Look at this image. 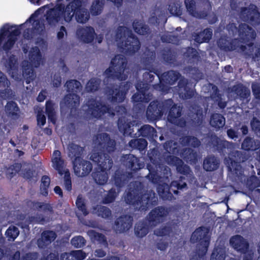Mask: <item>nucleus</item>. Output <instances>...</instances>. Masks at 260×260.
I'll return each mask as SVG.
<instances>
[{
	"mask_svg": "<svg viewBox=\"0 0 260 260\" xmlns=\"http://www.w3.org/2000/svg\"><path fill=\"white\" fill-rule=\"evenodd\" d=\"M32 204L33 207L37 210H41L44 212H49L50 213H52L53 212V208L49 203L34 201Z\"/></svg>",
	"mask_w": 260,
	"mask_h": 260,
	"instance_id": "54",
	"label": "nucleus"
},
{
	"mask_svg": "<svg viewBox=\"0 0 260 260\" xmlns=\"http://www.w3.org/2000/svg\"><path fill=\"white\" fill-rule=\"evenodd\" d=\"M132 85L131 82L126 81L121 83L118 87H115L114 85L107 86L105 88V94L108 100L112 103H122Z\"/></svg>",
	"mask_w": 260,
	"mask_h": 260,
	"instance_id": "11",
	"label": "nucleus"
},
{
	"mask_svg": "<svg viewBox=\"0 0 260 260\" xmlns=\"http://www.w3.org/2000/svg\"><path fill=\"white\" fill-rule=\"evenodd\" d=\"M85 239L81 236H75L73 237L71 241V243L75 248H81L86 244Z\"/></svg>",
	"mask_w": 260,
	"mask_h": 260,
	"instance_id": "63",
	"label": "nucleus"
},
{
	"mask_svg": "<svg viewBox=\"0 0 260 260\" xmlns=\"http://www.w3.org/2000/svg\"><path fill=\"white\" fill-rule=\"evenodd\" d=\"M66 7L63 5H60L57 7L51 8L48 10L46 14V19L49 24L57 23L60 19L61 13L64 15Z\"/></svg>",
	"mask_w": 260,
	"mask_h": 260,
	"instance_id": "25",
	"label": "nucleus"
},
{
	"mask_svg": "<svg viewBox=\"0 0 260 260\" xmlns=\"http://www.w3.org/2000/svg\"><path fill=\"white\" fill-rule=\"evenodd\" d=\"M128 175L123 170L118 169L115 171L113 175L114 185L119 188L123 187L127 182Z\"/></svg>",
	"mask_w": 260,
	"mask_h": 260,
	"instance_id": "29",
	"label": "nucleus"
},
{
	"mask_svg": "<svg viewBox=\"0 0 260 260\" xmlns=\"http://www.w3.org/2000/svg\"><path fill=\"white\" fill-rule=\"evenodd\" d=\"M78 38L84 43H90L93 41L96 35L94 29L91 26L81 27L76 31Z\"/></svg>",
	"mask_w": 260,
	"mask_h": 260,
	"instance_id": "23",
	"label": "nucleus"
},
{
	"mask_svg": "<svg viewBox=\"0 0 260 260\" xmlns=\"http://www.w3.org/2000/svg\"><path fill=\"white\" fill-rule=\"evenodd\" d=\"M57 235L53 231H44L41 234V238L38 240V245L40 248L45 247L50 244L56 238Z\"/></svg>",
	"mask_w": 260,
	"mask_h": 260,
	"instance_id": "28",
	"label": "nucleus"
},
{
	"mask_svg": "<svg viewBox=\"0 0 260 260\" xmlns=\"http://www.w3.org/2000/svg\"><path fill=\"white\" fill-rule=\"evenodd\" d=\"M219 166V161L214 155L207 156L204 160L203 167L204 169L208 172L217 170Z\"/></svg>",
	"mask_w": 260,
	"mask_h": 260,
	"instance_id": "35",
	"label": "nucleus"
},
{
	"mask_svg": "<svg viewBox=\"0 0 260 260\" xmlns=\"http://www.w3.org/2000/svg\"><path fill=\"white\" fill-rule=\"evenodd\" d=\"M65 86L67 91L72 93H68L64 96V106L70 110L71 113L76 112L80 105V96L76 93L81 89V83L77 80L71 79L66 82Z\"/></svg>",
	"mask_w": 260,
	"mask_h": 260,
	"instance_id": "9",
	"label": "nucleus"
},
{
	"mask_svg": "<svg viewBox=\"0 0 260 260\" xmlns=\"http://www.w3.org/2000/svg\"><path fill=\"white\" fill-rule=\"evenodd\" d=\"M181 143L184 146H189L194 148H197L201 145L199 139L195 136L190 135L182 137Z\"/></svg>",
	"mask_w": 260,
	"mask_h": 260,
	"instance_id": "45",
	"label": "nucleus"
},
{
	"mask_svg": "<svg viewBox=\"0 0 260 260\" xmlns=\"http://www.w3.org/2000/svg\"><path fill=\"white\" fill-rule=\"evenodd\" d=\"M68 149V156L71 159L72 164L74 163L75 167H77V164L79 163V161L83 158L84 147L72 142L69 144Z\"/></svg>",
	"mask_w": 260,
	"mask_h": 260,
	"instance_id": "22",
	"label": "nucleus"
},
{
	"mask_svg": "<svg viewBox=\"0 0 260 260\" xmlns=\"http://www.w3.org/2000/svg\"><path fill=\"white\" fill-rule=\"evenodd\" d=\"M217 45L220 49L224 52L235 50L238 47L235 39L226 36H221L217 41Z\"/></svg>",
	"mask_w": 260,
	"mask_h": 260,
	"instance_id": "26",
	"label": "nucleus"
},
{
	"mask_svg": "<svg viewBox=\"0 0 260 260\" xmlns=\"http://www.w3.org/2000/svg\"><path fill=\"white\" fill-rule=\"evenodd\" d=\"M6 67L9 71L16 72L18 70V61L15 56L13 54L10 55L7 61Z\"/></svg>",
	"mask_w": 260,
	"mask_h": 260,
	"instance_id": "58",
	"label": "nucleus"
},
{
	"mask_svg": "<svg viewBox=\"0 0 260 260\" xmlns=\"http://www.w3.org/2000/svg\"><path fill=\"white\" fill-rule=\"evenodd\" d=\"M182 108L175 104L172 99L163 101L157 100L151 101L146 112L147 118L151 120H155L162 117L165 113L168 112V119L172 123L181 127H184L186 121L181 116Z\"/></svg>",
	"mask_w": 260,
	"mask_h": 260,
	"instance_id": "2",
	"label": "nucleus"
},
{
	"mask_svg": "<svg viewBox=\"0 0 260 260\" xmlns=\"http://www.w3.org/2000/svg\"><path fill=\"white\" fill-rule=\"evenodd\" d=\"M242 149L245 151H255L260 149V140L254 139L250 137H246L241 144Z\"/></svg>",
	"mask_w": 260,
	"mask_h": 260,
	"instance_id": "30",
	"label": "nucleus"
},
{
	"mask_svg": "<svg viewBox=\"0 0 260 260\" xmlns=\"http://www.w3.org/2000/svg\"><path fill=\"white\" fill-rule=\"evenodd\" d=\"M149 158L151 164L147 165L149 173L146 177L151 183L156 184L159 183L161 179V174H159V172H160L163 169L164 171H167L169 168L151 156H149Z\"/></svg>",
	"mask_w": 260,
	"mask_h": 260,
	"instance_id": "14",
	"label": "nucleus"
},
{
	"mask_svg": "<svg viewBox=\"0 0 260 260\" xmlns=\"http://www.w3.org/2000/svg\"><path fill=\"white\" fill-rule=\"evenodd\" d=\"M121 159L123 165L135 173L144 167V164L141 162L139 158L133 154L123 155Z\"/></svg>",
	"mask_w": 260,
	"mask_h": 260,
	"instance_id": "20",
	"label": "nucleus"
},
{
	"mask_svg": "<svg viewBox=\"0 0 260 260\" xmlns=\"http://www.w3.org/2000/svg\"><path fill=\"white\" fill-rule=\"evenodd\" d=\"M53 167L57 171L59 174L63 175L64 173V160L61 158V152L59 150H54L52 158Z\"/></svg>",
	"mask_w": 260,
	"mask_h": 260,
	"instance_id": "31",
	"label": "nucleus"
},
{
	"mask_svg": "<svg viewBox=\"0 0 260 260\" xmlns=\"http://www.w3.org/2000/svg\"><path fill=\"white\" fill-rule=\"evenodd\" d=\"M229 142L220 139L216 135H211L208 145L219 153H223L228 147Z\"/></svg>",
	"mask_w": 260,
	"mask_h": 260,
	"instance_id": "27",
	"label": "nucleus"
},
{
	"mask_svg": "<svg viewBox=\"0 0 260 260\" xmlns=\"http://www.w3.org/2000/svg\"><path fill=\"white\" fill-rule=\"evenodd\" d=\"M100 140L97 147L100 151L93 150L90 159L98 166V169L92 173L95 182L99 185L106 184L108 179V171L113 167V161L108 153L116 149V141L111 138L110 135L103 133L99 135Z\"/></svg>",
	"mask_w": 260,
	"mask_h": 260,
	"instance_id": "1",
	"label": "nucleus"
},
{
	"mask_svg": "<svg viewBox=\"0 0 260 260\" xmlns=\"http://www.w3.org/2000/svg\"><path fill=\"white\" fill-rule=\"evenodd\" d=\"M115 38L118 47L126 55H131L140 48V42L132 30L126 26H119L116 30Z\"/></svg>",
	"mask_w": 260,
	"mask_h": 260,
	"instance_id": "5",
	"label": "nucleus"
},
{
	"mask_svg": "<svg viewBox=\"0 0 260 260\" xmlns=\"http://www.w3.org/2000/svg\"><path fill=\"white\" fill-rule=\"evenodd\" d=\"M157 192L160 197L164 200L171 201L174 196L172 191L173 189L167 183L159 184L157 188Z\"/></svg>",
	"mask_w": 260,
	"mask_h": 260,
	"instance_id": "32",
	"label": "nucleus"
},
{
	"mask_svg": "<svg viewBox=\"0 0 260 260\" xmlns=\"http://www.w3.org/2000/svg\"><path fill=\"white\" fill-rule=\"evenodd\" d=\"M139 136L146 138L149 140L156 138L157 132L156 129L149 124H145L141 127L138 130Z\"/></svg>",
	"mask_w": 260,
	"mask_h": 260,
	"instance_id": "34",
	"label": "nucleus"
},
{
	"mask_svg": "<svg viewBox=\"0 0 260 260\" xmlns=\"http://www.w3.org/2000/svg\"><path fill=\"white\" fill-rule=\"evenodd\" d=\"M169 213L168 209L164 206H157L153 209L147 216L150 225L156 226L163 222Z\"/></svg>",
	"mask_w": 260,
	"mask_h": 260,
	"instance_id": "15",
	"label": "nucleus"
},
{
	"mask_svg": "<svg viewBox=\"0 0 260 260\" xmlns=\"http://www.w3.org/2000/svg\"><path fill=\"white\" fill-rule=\"evenodd\" d=\"M50 184V178L47 175H43L41 178L40 190V193L44 197L48 194V189Z\"/></svg>",
	"mask_w": 260,
	"mask_h": 260,
	"instance_id": "51",
	"label": "nucleus"
},
{
	"mask_svg": "<svg viewBox=\"0 0 260 260\" xmlns=\"http://www.w3.org/2000/svg\"><path fill=\"white\" fill-rule=\"evenodd\" d=\"M34 15L32 14L29 18L26 21H29L30 22L33 21L32 24V27L31 28L36 35H41L45 28L44 23V20L41 19H34Z\"/></svg>",
	"mask_w": 260,
	"mask_h": 260,
	"instance_id": "43",
	"label": "nucleus"
},
{
	"mask_svg": "<svg viewBox=\"0 0 260 260\" xmlns=\"http://www.w3.org/2000/svg\"><path fill=\"white\" fill-rule=\"evenodd\" d=\"M156 75L158 79L159 80L160 73L159 71L156 69L152 68L151 70H149V72H146L144 73L143 75V79L144 82V83H147L150 86V83L152 82L154 79V75Z\"/></svg>",
	"mask_w": 260,
	"mask_h": 260,
	"instance_id": "49",
	"label": "nucleus"
},
{
	"mask_svg": "<svg viewBox=\"0 0 260 260\" xmlns=\"http://www.w3.org/2000/svg\"><path fill=\"white\" fill-rule=\"evenodd\" d=\"M182 156L187 162L191 165H195L198 161V155L197 152L190 148L183 149Z\"/></svg>",
	"mask_w": 260,
	"mask_h": 260,
	"instance_id": "38",
	"label": "nucleus"
},
{
	"mask_svg": "<svg viewBox=\"0 0 260 260\" xmlns=\"http://www.w3.org/2000/svg\"><path fill=\"white\" fill-rule=\"evenodd\" d=\"M232 156L233 158H229L226 160L228 170L234 177H241L244 171L240 164L247 161L250 155L245 152L236 150L233 152Z\"/></svg>",
	"mask_w": 260,
	"mask_h": 260,
	"instance_id": "12",
	"label": "nucleus"
},
{
	"mask_svg": "<svg viewBox=\"0 0 260 260\" xmlns=\"http://www.w3.org/2000/svg\"><path fill=\"white\" fill-rule=\"evenodd\" d=\"M185 57L188 58L190 60H198L200 58L199 55L197 50L192 47H188L184 53Z\"/></svg>",
	"mask_w": 260,
	"mask_h": 260,
	"instance_id": "62",
	"label": "nucleus"
},
{
	"mask_svg": "<svg viewBox=\"0 0 260 260\" xmlns=\"http://www.w3.org/2000/svg\"><path fill=\"white\" fill-rule=\"evenodd\" d=\"M132 25L134 31L138 35L149 36L151 32L149 26L139 20L135 19L133 21Z\"/></svg>",
	"mask_w": 260,
	"mask_h": 260,
	"instance_id": "37",
	"label": "nucleus"
},
{
	"mask_svg": "<svg viewBox=\"0 0 260 260\" xmlns=\"http://www.w3.org/2000/svg\"><path fill=\"white\" fill-rule=\"evenodd\" d=\"M117 196L116 189L114 188H111L102 199V203L104 204H108L114 202Z\"/></svg>",
	"mask_w": 260,
	"mask_h": 260,
	"instance_id": "55",
	"label": "nucleus"
},
{
	"mask_svg": "<svg viewBox=\"0 0 260 260\" xmlns=\"http://www.w3.org/2000/svg\"><path fill=\"white\" fill-rule=\"evenodd\" d=\"M225 123L224 117L219 113H213L211 115L210 124L216 129H220L224 126Z\"/></svg>",
	"mask_w": 260,
	"mask_h": 260,
	"instance_id": "42",
	"label": "nucleus"
},
{
	"mask_svg": "<svg viewBox=\"0 0 260 260\" xmlns=\"http://www.w3.org/2000/svg\"><path fill=\"white\" fill-rule=\"evenodd\" d=\"M167 163L172 166H175L177 172L186 177L192 175V172L190 167L184 164L183 160L177 156L169 155L166 157Z\"/></svg>",
	"mask_w": 260,
	"mask_h": 260,
	"instance_id": "17",
	"label": "nucleus"
},
{
	"mask_svg": "<svg viewBox=\"0 0 260 260\" xmlns=\"http://www.w3.org/2000/svg\"><path fill=\"white\" fill-rule=\"evenodd\" d=\"M149 232V226L147 223L144 221L137 222L134 228L135 235L139 238L145 237Z\"/></svg>",
	"mask_w": 260,
	"mask_h": 260,
	"instance_id": "41",
	"label": "nucleus"
},
{
	"mask_svg": "<svg viewBox=\"0 0 260 260\" xmlns=\"http://www.w3.org/2000/svg\"><path fill=\"white\" fill-rule=\"evenodd\" d=\"M117 126L119 132L124 136L133 137V130L131 128V124L127 122L125 118L120 117L117 121Z\"/></svg>",
	"mask_w": 260,
	"mask_h": 260,
	"instance_id": "36",
	"label": "nucleus"
},
{
	"mask_svg": "<svg viewBox=\"0 0 260 260\" xmlns=\"http://www.w3.org/2000/svg\"><path fill=\"white\" fill-rule=\"evenodd\" d=\"M240 16L241 19L253 26L260 24V12L257 6L250 4L247 7H242Z\"/></svg>",
	"mask_w": 260,
	"mask_h": 260,
	"instance_id": "13",
	"label": "nucleus"
},
{
	"mask_svg": "<svg viewBox=\"0 0 260 260\" xmlns=\"http://www.w3.org/2000/svg\"><path fill=\"white\" fill-rule=\"evenodd\" d=\"M28 58L31 63L35 67H38L40 65L42 54L38 47L31 48L28 54Z\"/></svg>",
	"mask_w": 260,
	"mask_h": 260,
	"instance_id": "39",
	"label": "nucleus"
},
{
	"mask_svg": "<svg viewBox=\"0 0 260 260\" xmlns=\"http://www.w3.org/2000/svg\"><path fill=\"white\" fill-rule=\"evenodd\" d=\"M92 213L104 219H108L112 216L111 210L107 207L100 205H97L93 207Z\"/></svg>",
	"mask_w": 260,
	"mask_h": 260,
	"instance_id": "40",
	"label": "nucleus"
},
{
	"mask_svg": "<svg viewBox=\"0 0 260 260\" xmlns=\"http://www.w3.org/2000/svg\"><path fill=\"white\" fill-rule=\"evenodd\" d=\"M111 66L107 68L104 72L106 81L109 80L118 79L120 81L125 80L127 76L124 74V72L127 66V61L125 58L121 55H115L111 59Z\"/></svg>",
	"mask_w": 260,
	"mask_h": 260,
	"instance_id": "7",
	"label": "nucleus"
},
{
	"mask_svg": "<svg viewBox=\"0 0 260 260\" xmlns=\"http://www.w3.org/2000/svg\"><path fill=\"white\" fill-rule=\"evenodd\" d=\"M172 231V228L170 226H162L157 229L154 231V234L158 237H162L169 235Z\"/></svg>",
	"mask_w": 260,
	"mask_h": 260,
	"instance_id": "64",
	"label": "nucleus"
},
{
	"mask_svg": "<svg viewBox=\"0 0 260 260\" xmlns=\"http://www.w3.org/2000/svg\"><path fill=\"white\" fill-rule=\"evenodd\" d=\"M137 92L132 96V99L134 104L138 103H148L150 100L149 94L147 92L149 89V85L139 81L135 85Z\"/></svg>",
	"mask_w": 260,
	"mask_h": 260,
	"instance_id": "16",
	"label": "nucleus"
},
{
	"mask_svg": "<svg viewBox=\"0 0 260 260\" xmlns=\"http://www.w3.org/2000/svg\"><path fill=\"white\" fill-rule=\"evenodd\" d=\"M256 36L255 31L248 24H239V37L244 43L247 44L249 47H252L253 43L249 42L254 40Z\"/></svg>",
	"mask_w": 260,
	"mask_h": 260,
	"instance_id": "18",
	"label": "nucleus"
},
{
	"mask_svg": "<svg viewBox=\"0 0 260 260\" xmlns=\"http://www.w3.org/2000/svg\"><path fill=\"white\" fill-rule=\"evenodd\" d=\"M212 35V29L211 28H206L200 32L195 33L193 35V37L194 41L200 44L204 42H208L211 39Z\"/></svg>",
	"mask_w": 260,
	"mask_h": 260,
	"instance_id": "33",
	"label": "nucleus"
},
{
	"mask_svg": "<svg viewBox=\"0 0 260 260\" xmlns=\"http://www.w3.org/2000/svg\"><path fill=\"white\" fill-rule=\"evenodd\" d=\"M104 0H93L89 8V11L92 16L100 15L103 12L104 6Z\"/></svg>",
	"mask_w": 260,
	"mask_h": 260,
	"instance_id": "46",
	"label": "nucleus"
},
{
	"mask_svg": "<svg viewBox=\"0 0 260 260\" xmlns=\"http://www.w3.org/2000/svg\"><path fill=\"white\" fill-rule=\"evenodd\" d=\"M161 57L167 63L172 64L175 61V56L170 48H165L162 50Z\"/></svg>",
	"mask_w": 260,
	"mask_h": 260,
	"instance_id": "52",
	"label": "nucleus"
},
{
	"mask_svg": "<svg viewBox=\"0 0 260 260\" xmlns=\"http://www.w3.org/2000/svg\"><path fill=\"white\" fill-rule=\"evenodd\" d=\"M234 89L235 94L241 100L248 98L250 95L249 91L243 85L235 86Z\"/></svg>",
	"mask_w": 260,
	"mask_h": 260,
	"instance_id": "53",
	"label": "nucleus"
},
{
	"mask_svg": "<svg viewBox=\"0 0 260 260\" xmlns=\"http://www.w3.org/2000/svg\"><path fill=\"white\" fill-rule=\"evenodd\" d=\"M125 203L141 212L146 211L156 206L158 199L152 190H146L143 183L136 181L128 189L124 196Z\"/></svg>",
	"mask_w": 260,
	"mask_h": 260,
	"instance_id": "3",
	"label": "nucleus"
},
{
	"mask_svg": "<svg viewBox=\"0 0 260 260\" xmlns=\"http://www.w3.org/2000/svg\"><path fill=\"white\" fill-rule=\"evenodd\" d=\"M75 167V164H73V167L75 174L79 177H84L88 175L92 169V164L88 160L82 158L79 160Z\"/></svg>",
	"mask_w": 260,
	"mask_h": 260,
	"instance_id": "24",
	"label": "nucleus"
},
{
	"mask_svg": "<svg viewBox=\"0 0 260 260\" xmlns=\"http://www.w3.org/2000/svg\"><path fill=\"white\" fill-rule=\"evenodd\" d=\"M209 229L202 226L197 228L191 234L190 241L192 243H198L196 252L190 260H204L210 242L209 235Z\"/></svg>",
	"mask_w": 260,
	"mask_h": 260,
	"instance_id": "6",
	"label": "nucleus"
},
{
	"mask_svg": "<svg viewBox=\"0 0 260 260\" xmlns=\"http://www.w3.org/2000/svg\"><path fill=\"white\" fill-rule=\"evenodd\" d=\"M231 245L237 251L245 255L249 248V243L241 235H237L232 237L230 240Z\"/></svg>",
	"mask_w": 260,
	"mask_h": 260,
	"instance_id": "21",
	"label": "nucleus"
},
{
	"mask_svg": "<svg viewBox=\"0 0 260 260\" xmlns=\"http://www.w3.org/2000/svg\"><path fill=\"white\" fill-rule=\"evenodd\" d=\"M45 112L47 115L48 120L53 124L56 123V114L54 108V104L50 101L46 102Z\"/></svg>",
	"mask_w": 260,
	"mask_h": 260,
	"instance_id": "47",
	"label": "nucleus"
},
{
	"mask_svg": "<svg viewBox=\"0 0 260 260\" xmlns=\"http://www.w3.org/2000/svg\"><path fill=\"white\" fill-rule=\"evenodd\" d=\"M76 205L79 211H81L84 216H85L89 214V212L86 208L85 200L81 195H79L77 197Z\"/></svg>",
	"mask_w": 260,
	"mask_h": 260,
	"instance_id": "56",
	"label": "nucleus"
},
{
	"mask_svg": "<svg viewBox=\"0 0 260 260\" xmlns=\"http://www.w3.org/2000/svg\"><path fill=\"white\" fill-rule=\"evenodd\" d=\"M133 218L129 215H123L116 218L114 223V229L116 233L121 234L128 231L133 225Z\"/></svg>",
	"mask_w": 260,
	"mask_h": 260,
	"instance_id": "19",
	"label": "nucleus"
},
{
	"mask_svg": "<svg viewBox=\"0 0 260 260\" xmlns=\"http://www.w3.org/2000/svg\"><path fill=\"white\" fill-rule=\"evenodd\" d=\"M87 109L85 113L89 118L101 119L108 113L110 116H114L115 113L109 105H107L95 98H90L86 103Z\"/></svg>",
	"mask_w": 260,
	"mask_h": 260,
	"instance_id": "10",
	"label": "nucleus"
},
{
	"mask_svg": "<svg viewBox=\"0 0 260 260\" xmlns=\"http://www.w3.org/2000/svg\"><path fill=\"white\" fill-rule=\"evenodd\" d=\"M75 16L78 23H86L89 19V13L87 9L83 7L80 0H73L66 7L64 19L69 22Z\"/></svg>",
	"mask_w": 260,
	"mask_h": 260,
	"instance_id": "8",
	"label": "nucleus"
},
{
	"mask_svg": "<svg viewBox=\"0 0 260 260\" xmlns=\"http://www.w3.org/2000/svg\"><path fill=\"white\" fill-rule=\"evenodd\" d=\"M179 80L177 90L179 97L184 100L190 99L194 95V90L190 87L188 80L182 77L177 71L170 70L160 74L159 83L153 85V88L159 91H167L169 85H173Z\"/></svg>",
	"mask_w": 260,
	"mask_h": 260,
	"instance_id": "4",
	"label": "nucleus"
},
{
	"mask_svg": "<svg viewBox=\"0 0 260 260\" xmlns=\"http://www.w3.org/2000/svg\"><path fill=\"white\" fill-rule=\"evenodd\" d=\"M225 251L220 248H215L211 254L210 260H224Z\"/></svg>",
	"mask_w": 260,
	"mask_h": 260,
	"instance_id": "61",
	"label": "nucleus"
},
{
	"mask_svg": "<svg viewBox=\"0 0 260 260\" xmlns=\"http://www.w3.org/2000/svg\"><path fill=\"white\" fill-rule=\"evenodd\" d=\"M171 187L174 188L176 189H173V192L175 194H177L179 192L178 190H181L187 187V183L186 178L185 177L180 176L177 180H173L171 183Z\"/></svg>",
	"mask_w": 260,
	"mask_h": 260,
	"instance_id": "48",
	"label": "nucleus"
},
{
	"mask_svg": "<svg viewBox=\"0 0 260 260\" xmlns=\"http://www.w3.org/2000/svg\"><path fill=\"white\" fill-rule=\"evenodd\" d=\"M6 111L8 115L11 117H17L18 114L17 112L19 108L17 103L13 101L7 102L5 106Z\"/></svg>",
	"mask_w": 260,
	"mask_h": 260,
	"instance_id": "50",
	"label": "nucleus"
},
{
	"mask_svg": "<svg viewBox=\"0 0 260 260\" xmlns=\"http://www.w3.org/2000/svg\"><path fill=\"white\" fill-rule=\"evenodd\" d=\"M19 234V231L18 229L14 225L10 226L5 233L8 240L10 241H14L18 236Z\"/></svg>",
	"mask_w": 260,
	"mask_h": 260,
	"instance_id": "57",
	"label": "nucleus"
},
{
	"mask_svg": "<svg viewBox=\"0 0 260 260\" xmlns=\"http://www.w3.org/2000/svg\"><path fill=\"white\" fill-rule=\"evenodd\" d=\"M100 85V81L99 80L92 78L87 82L86 88L88 92H93L99 90Z\"/></svg>",
	"mask_w": 260,
	"mask_h": 260,
	"instance_id": "60",
	"label": "nucleus"
},
{
	"mask_svg": "<svg viewBox=\"0 0 260 260\" xmlns=\"http://www.w3.org/2000/svg\"><path fill=\"white\" fill-rule=\"evenodd\" d=\"M148 145L147 141L143 138L134 139L128 142V146L133 149L140 151L144 150Z\"/></svg>",
	"mask_w": 260,
	"mask_h": 260,
	"instance_id": "44",
	"label": "nucleus"
},
{
	"mask_svg": "<svg viewBox=\"0 0 260 260\" xmlns=\"http://www.w3.org/2000/svg\"><path fill=\"white\" fill-rule=\"evenodd\" d=\"M89 232L93 237L94 239L98 241L100 244L106 247L108 246V244L107 238L104 234L96 232L94 230H90Z\"/></svg>",
	"mask_w": 260,
	"mask_h": 260,
	"instance_id": "59",
	"label": "nucleus"
}]
</instances>
